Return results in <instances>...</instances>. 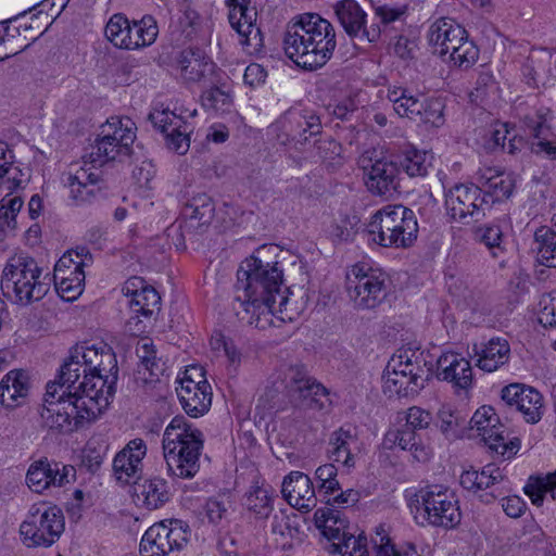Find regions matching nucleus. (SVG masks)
<instances>
[{
    "label": "nucleus",
    "mask_w": 556,
    "mask_h": 556,
    "mask_svg": "<svg viewBox=\"0 0 556 556\" xmlns=\"http://www.w3.org/2000/svg\"><path fill=\"white\" fill-rule=\"evenodd\" d=\"M466 34V29L452 18H440L429 28L428 40L433 47L434 53L444 56L448 53L451 40Z\"/></svg>",
    "instance_id": "nucleus-31"
},
{
    "label": "nucleus",
    "mask_w": 556,
    "mask_h": 556,
    "mask_svg": "<svg viewBox=\"0 0 556 556\" xmlns=\"http://www.w3.org/2000/svg\"><path fill=\"white\" fill-rule=\"evenodd\" d=\"M134 126L135 124L130 118L123 119L118 116H113L101 126L100 134L104 136L109 135L110 138H116L115 141H118L119 147L124 149H132V144L136 140Z\"/></svg>",
    "instance_id": "nucleus-42"
},
{
    "label": "nucleus",
    "mask_w": 556,
    "mask_h": 556,
    "mask_svg": "<svg viewBox=\"0 0 556 556\" xmlns=\"http://www.w3.org/2000/svg\"><path fill=\"white\" fill-rule=\"evenodd\" d=\"M84 266V261H78L70 273L54 277L58 290L68 294V298H75L77 294H80L85 282Z\"/></svg>",
    "instance_id": "nucleus-50"
},
{
    "label": "nucleus",
    "mask_w": 556,
    "mask_h": 556,
    "mask_svg": "<svg viewBox=\"0 0 556 556\" xmlns=\"http://www.w3.org/2000/svg\"><path fill=\"white\" fill-rule=\"evenodd\" d=\"M316 477L320 481L319 493L325 495H332L340 490L337 477V468L332 464H325L319 466L316 470Z\"/></svg>",
    "instance_id": "nucleus-56"
},
{
    "label": "nucleus",
    "mask_w": 556,
    "mask_h": 556,
    "mask_svg": "<svg viewBox=\"0 0 556 556\" xmlns=\"http://www.w3.org/2000/svg\"><path fill=\"white\" fill-rule=\"evenodd\" d=\"M539 321L544 327L556 326V291L541 296L539 302Z\"/></svg>",
    "instance_id": "nucleus-57"
},
{
    "label": "nucleus",
    "mask_w": 556,
    "mask_h": 556,
    "mask_svg": "<svg viewBox=\"0 0 556 556\" xmlns=\"http://www.w3.org/2000/svg\"><path fill=\"white\" fill-rule=\"evenodd\" d=\"M184 410L191 417H199L211 406V386L203 377L201 368L187 369L180 387L176 389Z\"/></svg>",
    "instance_id": "nucleus-16"
},
{
    "label": "nucleus",
    "mask_w": 556,
    "mask_h": 556,
    "mask_svg": "<svg viewBox=\"0 0 556 556\" xmlns=\"http://www.w3.org/2000/svg\"><path fill=\"white\" fill-rule=\"evenodd\" d=\"M187 213L189 215V222H187L182 228V235H190L191 229L194 227L193 222H199V227L210 224L213 213L214 205L212 200L205 193L194 197L191 202L187 205Z\"/></svg>",
    "instance_id": "nucleus-41"
},
{
    "label": "nucleus",
    "mask_w": 556,
    "mask_h": 556,
    "mask_svg": "<svg viewBox=\"0 0 556 556\" xmlns=\"http://www.w3.org/2000/svg\"><path fill=\"white\" fill-rule=\"evenodd\" d=\"M315 151L318 159L328 166L341 164V144L331 137L319 139L315 143Z\"/></svg>",
    "instance_id": "nucleus-53"
},
{
    "label": "nucleus",
    "mask_w": 556,
    "mask_h": 556,
    "mask_svg": "<svg viewBox=\"0 0 556 556\" xmlns=\"http://www.w3.org/2000/svg\"><path fill=\"white\" fill-rule=\"evenodd\" d=\"M422 109L415 122L428 124L433 127H440L444 124V103L439 98H432L421 101Z\"/></svg>",
    "instance_id": "nucleus-52"
},
{
    "label": "nucleus",
    "mask_w": 556,
    "mask_h": 556,
    "mask_svg": "<svg viewBox=\"0 0 556 556\" xmlns=\"http://www.w3.org/2000/svg\"><path fill=\"white\" fill-rule=\"evenodd\" d=\"M339 23L346 35L358 43H374L381 37L379 24L370 21L355 0H341L334 7Z\"/></svg>",
    "instance_id": "nucleus-15"
},
{
    "label": "nucleus",
    "mask_w": 556,
    "mask_h": 556,
    "mask_svg": "<svg viewBox=\"0 0 556 556\" xmlns=\"http://www.w3.org/2000/svg\"><path fill=\"white\" fill-rule=\"evenodd\" d=\"M64 527V516L59 507L39 503L30 506L20 526V534L27 547H49L60 539Z\"/></svg>",
    "instance_id": "nucleus-10"
},
{
    "label": "nucleus",
    "mask_w": 556,
    "mask_h": 556,
    "mask_svg": "<svg viewBox=\"0 0 556 556\" xmlns=\"http://www.w3.org/2000/svg\"><path fill=\"white\" fill-rule=\"evenodd\" d=\"M101 181V174L91 165H85L75 169L72 166L67 173L65 185L70 189V198L76 205H84L93 202L101 191L99 182Z\"/></svg>",
    "instance_id": "nucleus-21"
},
{
    "label": "nucleus",
    "mask_w": 556,
    "mask_h": 556,
    "mask_svg": "<svg viewBox=\"0 0 556 556\" xmlns=\"http://www.w3.org/2000/svg\"><path fill=\"white\" fill-rule=\"evenodd\" d=\"M147 454V445L142 439H134L116 454L113 470L116 479L128 483L138 478L142 469V459Z\"/></svg>",
    "instance_id": "nucleus-23"
},
{
    "label": "nucleus",
    "mask_w": 556,
    "mask_h": 556,
    "mask_svg": "<svg viewBox=\"0 0 556 556\" xmlns=\"http://www.w3.org/2000/svg\"><path fill=\"white\" fill-rule=\"evenodd\" d=\"M232 309L239 321L255 328L263 327V325H261L262 315L271 314V308L258 301L245 298L241 292L236 294Z\"/></svg>",
    "instance_id": "nucleus-36"
},
{
    "label": "nucleus",
    "mask_w": 556,
    "mask_h": 556,
    "mask_svg": "<svg viewBox=\"0 0 556 556\" xmlns=\"http://www.w3.org/2000/svg\"><path fill=\"white\" fill-rule=\"evenodd\" d=\"M445 205L450 217L464 225L480 220L485 216V211L491 208L483 191L472 182L458 184L448 189Z\"/></svg>",
    "instance_id": "nucleus-12"
},
{
    "label": "nucleus",
    "mask_w": 556,
    "mask_h": 556,
    "mask_svg": "<svg viewBox=\"0 0 556 556\" xmlns=\"http://www.w3.org/2000/svg\"><path fill=\"white\" fill-rule=\"evenodd\" d=\"M201 101L206 110L222 113L229 111L232 103L231 96L218 87L205 90L201 96Z\"/></svg>",
    "instance_id": "nucleus-55"
},
{
    "label": "nucleus",
    "mask_w": 556,
    "mask_h": 556,
    "mask_svg": "<svg viewBox=\"0 0 556 556\" xmlns=\"http://www.w3.org/2000/svg\"><path fill=\"white\" fill-rule=\"evenodd\" d=\"M476 184L483 191L490 205L508 199L515 189V180L510 175L497 172L493 168H485L477 172Z\"/></svg>",
    "instance_id": "nucleus-26"
},
{
    "label": "nucleus",
    "mask_w": 556,
    "mask_h": 556,
    "mask_svg": "<svg viewBox=\"0 0 556 556\" xmlns=\"http://www.w3.org/2000/svg\"><path fill=\"white\" fill-rule=\"evenodd\" d=\"M551 132H545L541 138H535L531 150L536 155H543L549 160H556V140H549Z\"/></svg>",
    "instance_id": "nucleus-64"
},
{
    "label": "nucleus",
    "mask_w": 556,
    "mask_h": 556,
    "mask_svg": "<svg viewBox=\"0 0 556 556\" xmlns=\"http://www.w3.org/2000/svg\"><path fill=\"white\" fill-rule=\"evenodd\" d=\"M281 123L291 139L300 143H305L309 137L320 134L321 130V123L318 116L303 115L296 111L287 112Z\"/></svg>",
    "instance_id": "nucleus-29"
},
{
    "label": "nucleus",
    "mask_w": 556,
    "mask_h": 556,
    "mask_svg": "<svg viewBox=\"0 0 556 556\" xmlns=\"http://www.w3.org/2000/svg\"><path fill=\"white\" fill-rule=\"evenodd\" d=\"M131 29V50L152 45L159 34L156 21L151 15H144L139 21H132Z\"/></svg>",
    "instance_id": "nucleus-48"
},
{
    "label": "nucleus",
    "mask_w": 556,
    "mask_h": 556,
    "mask_svg": "<svg viewBox=\"0 0 556 556\" xmlns=\"http://www.w3.org/2000/svg\"><path fill=\"white\" fill-rule=\"evenodd\" d=\"M387 280L381 270L357 263L346 273L345 289L356 308L374 309L387 296Z\"/></svg>",
    "instance_id": "nucleus-11"
},
{
    "label": "nucleus",
    "mask_w": 556,
    "mask_h": 556,
    "mask_svg": "<svg viewBox=\"0 0 556 556\" xmlns=\"http://www.w3.org/2000/svg\"><path fill=\"white\" fill-rule=\"evenodd\" d=\"M143 503L149 509H156L169 501L170 493L163 478H152L141 484Z\"/></svg>",
    "instance_id": "nucleus-47"
},
{
    "label": "nucleus",
    "mask_w": 556,
    "mask_h": 556,
    "mask_svg": "<svg viewBox=\"0 0 556 556\" xmlns=\"http://www.w3.org/2000/svg\"><path fill=\"white\" fill-rule=\"evenodd\" d=\"M551 114V110L540 109L534 115L525 116L523 123L534 139L541 138L545 132H551V128L546 124Z\"/></svg>",
    "instance_id": "nucleus-58"
},
{
    "label": "nucleus",
    "mask_w": 556,
    "mask_h": 556,
    "mask_svg": "<svg viewBox=\"0 0 556 556\" xmlns=\"http://www.w3.org/2000/svg\"><path fill=\"white\" fill-rule=\"evenodd\" d=\"M282 269L277 263H263L260 258L251 256L245 258L238 271L236 293H243L245 298L258 301L265 306L271 308V314H280L282 320H293V314H298V307H289L291 292L286 289L288 294L281 289Z\"/></svg>",
    "instance_id": "nucleus-4"
},
{
    "label": "nucleus",
    "mask_w": 556,
    "mask_h": 556,
    "mask_svg": "<svg viewBox=\"0 0 556 556\" xmlns=\"http://www.w3.org/2000/svg\"><path fill=\"white\" fill-rule=\"evenodd\" d=\"M317 528L323 529V534L330 541L341 540L342 532H348L346 520L340 510L329 505L318 508L314 515Z\"/></svg>",
    "instance_id": "nucleus-34"
},
{
    "label": "nucleus",
    "mask_w": 556,
    "mask_h": 556,
    "mask_svg": "<svg viewBox=\"0 0 556 556\" xmlns=\"http://www.w3.org/2000/svg\"><path fill=\"white\" fill-rule=\"evenodd\" d=\"M274 493L270 485L256 481L245 493L243 506L256 518L266 519L273 511Z\"/></svg>",
    "instance_id": "nucleus-32"
},
{
    "label": "nucleus",
    "mask_w": 556,
    "mask_h": 556,
    "mask_svg": "<svg viewBox=\"0 0 556 556\" xmlns=\"http://www.w3.org/2000/svg\"><path fill=\"white\" fill-rule=\"evenodd\" d=\"M116 138H110L99 134L94 142L90 146V152L83 156L81 163L91 165L94 169L103 166L111 161H123L131 155L132 149H124L119 147Z\"/></svg>",
    "instance_id": "nucleus-28"
},
{
    "label": "nucleus",
    "mask_w": 556,
    "mask_h": 556,
    "mask_svg": "<svg viewBox=\"0 0 556 556\" xmlns=\"http://www.w3.org/2000/svg\"><path fill=\"white\" fill-rule=\"evenodd\" d=\"M75 477V468L70 465L39 459L30 465L26 475L27 485L36 493H42L50 486H62Z\"/></svg>",
    "instance_id": "nucleus-18"
},
{
    "label": "nucleus",
    "mask_w": 556,
    "mask_h": 556,
    "mask_svg": "<svg viewBox=\"0 0 556 556\" xmlns=\"http://www.w3.org/2000/svg\"><path fill=\"white\" fill-rule=\"evenodd\" d=\"M525 493L536 506H541L547 495L556 501V471L545 477H530L525 486Z\"/></svg>",
    "instance_id": "nucleus-43"
},
{
    "label": "nucleus",
    "mask_w": 556,
    "mask_h": 556,
    "mask_svg": "<svg viewBox=\"0 0 556 556\" xmlns=\"http://www.w3.org/2000/svg\"><path fill=\"white\" fill-rule=\"evenodd\" d=\"M447 54L455 66L468 70L478 61L479 49L473 41L468 39L466 33L457 36L456 40H451Z\"/></svg>",
    "instance_id": "nucleus-37"
},
{
    "label": "nucleus",
    "mask_w": 556,
    "mask_h": 556,
    "mask_svg": "<svg viewBox=\"0 0 556 556\" xmlns=\"http://www.w3.org/2000/svg\"><path fill=\"white\" fill-rule=\"evenodd\" d=\"M536 257L541 265L556 268V229L542 226L534 232Z\"/></svg>",
    "instance_id": "nucleus-40"
},
{
    "label": "nucleus",
    "mask_w": 556,
    "mask_h": 556,
    "mask_svg": "<svg viewBox=\"0 0 556 556\" xmlns=\"http://www.w3.org/2000/svg\"><path fill=\"white\" fill-rule=\"evenodd\" d=\"M355 441V437L349 430L340 428L334 431L329 439V457L333 462L342 463L345 467H354L355 460L350 445Z\"/></svg>",
    "instance_id": "nucleus-39"
},
{
    "label": "nucleus",
    "mask_w": 556,
    "mask_h": 556,
    "mask_svg": "<svg viewBox=\"0 0 556 556\" xmlns=\"http://www.w3.org/2000/svg\"><path fill=\"white\" fill-rule=\"evenodd\" d=\"M502 400L509 407L522 413L527 422L536 424L543 415V397L532 387L521 383H511L502 389Z\"/></svg>",
    "instance_id": "nucleus-20"
},
{
    "label": "nucleus",
    "mask_w": 556,
    "mask_h": 556,
    "mask_svg": "<svg viewBox=\"0 0 556 556\" xmlns=\"http://www.w3.org/2000/svg\"><path fill=\"white\" fill-rule=\"evenodd\" d=\"M431 422L432 416L429 412L417 406L408 408L405 426H409L416 431L417 429L428 428Z\"/></svg>",
    "instance_id": "nucleus-62"
},
{
    "label": "nucleus",
    "mask_w": 556,
    "mask_h": 556,
    "mask_svg": "<svg viewBox=\"0 0 556 556\" xmlns=\"http://www.w3.org/2000/svg\"><path fill=\"white\" fill-rule=\"evenodd\" d=\"M250 0H226L229 8V23L241 36V43L257 51L263 47L260 27L254 24L256 11L249 8Z\"/></svg>",
    "instance_id": "nucleus-17"
},
{
    "label": "nucleus",
    "mask_w": 556,
    "mask_h": 556,
    "mask_svg": "<svg viewBox=\"0 0 556 556\" xmlns=\"http://www.w3.org/2000/svg\"><path fill=\"white\" fill-rule=\"evenodd\" d=\"M155 175V169L151 161L144 160L132 170V177L140 188H151L150 182Z\"/></svg>",
    "instance_id": "nucleus-63"
},
{
    "label": "nucleus",
    "mask_w": 556,
    "mask_h": 556,
    "mask_svg": "<svg viewBox=\"0 0 556 556\" xmlns=\"http://www.w3.org/2000/svg\"><path fill=\"white\" fill-rule=\"evenodd\" d=\"M203 434L184 416H175L163 434V453L170 476L190 479L200 469Z\"/></svg>",
    "instance_id": "nucleus-5"
},
{
    "label": "nucleus",
    "mask_w": 556,
    "mask_h": 556,
    "mask_svg": "<svg viewBox=\"0 0 556 556\" xmlns=\"http://www.w3.org/2000/svg\"><path fill=\"white\" fill-rule=\"evenodd\" d=\"M337 47L332 24L317 13H304L294 17L287 27L283 49L298 66L315 71L323 67Z\"/></svg>",
    "instance_id": "nucleus-2"
},
{
    "label": "nucleus",
    "mask_w": 556,
    "mask_h": 556,
    "mask_svg": "<svg viewBox=\"0 0 556 556\" xmlns=\"http://www.w3.org/2000/svg\"><path fill=\"white\" fill-rule=\"evenodd\" d=\"M433 367L429 352L412 348L399 350L383 374V393L389 397L417 394L432 377Z\"/></svg>",
    "instance_id": "nucleus-6"
},
{
    "label": "nucleus",
    "mask_w": 556,
    "mask_h": 556,
    "mask_svg": "<svg viewBox=\"0 0 556 556\" xmlns=\"http://www.w3.org/2000/svg\"><path fill=\"white\" fill-rule=\"evenodd\" d=\"M366 539L355 536L350 532H342L341 540H336L331 544V552L342 556H367Z\"/></svg>",
    "instance_id": "nucleus-51"
},
{
    "label": "nucleus",
    "mask_w": 556,
    "mask_h": 556,
    "mask_svg": "<svg viewBox=\"0 0 556 556\" xmlns=\"http://www.w3.org/2000/svg\"><path fill=\"white\" fill-rule=\"evenodd\" d=\"M475 429L489 447H491L492 442L498 439L502 440V433H504V426L500 422L495 412L482 426H477Z\"/></svg>",
    "instance_id": "nucleus-59"
},
{
    "label": "nucleus",
    "mask_w": 556,
    "mask_h": 556,
    "mask_svg": "<svg viewBox=\"0 0 556 556\" xmlns=\"http://www.w3.org/2000/svg\"><path fill=\"white\" fill-rule=\"evenodd\" d=\"M434 424L447 440H455L463 437L468 420L460 410L443 405L437 413Z\"/></svg>",
    "instance_id": "nucleus-35"
},
{
    "label": "nucleus",
    "mask_w": 556,
    "mask_h": 556,
    "mask_svg": "<svg viewBox=\"0 0 556 556\" xmlns=\"http://www.w3.org/2000/svg\"><path fill=\"white\" fill-rule=\"evenodd\" d=\"M30 391L29 376L22 369L10 370L0 381V404L15 408L26 404Z\"/></svg>",
    "instance_id": "nucleus-27"
},
{
    "label": "nucleus",
    "mask_w": 556,
    "mask_h": 556,
    "mask_svg": "<svg viewBox=\"0 0 556 556\" xmlns=\"http://www.w3.org/2000/svg\"><path fill=\"white\" fill-rule=\"evenodd\" d=\"M510 356V346L506 339L492 338L479 353L477 365L480 369L492 372L505 365Z\"/></svg>",
    "instance_id": "nucleus-33"
},
{
    "label": "nucleus",
    "mask_w": 556,
    "mask_h": 556,
    "mask_svg": "<svg viewBox=\"0 0 556 556\" xmlns=\"http://www.w3.org/2000/svg\"><path fill=\"white\" fill-rule=\"evenodd\" d=\"M358 164L364 170L365 186L372 195L388 200L400 192L401 177L392 155L372 161L364 154Z\"/></svg>",
    "instance_id": "nucleus-13"
},
{
    "label": "nucleus",
    "mask_w": 556,
    "mask_h": 556,
    "mask_svg": "<svg viewBox=\"0 0 556 556\" xmlns=\"http://www.w3.org/2000/svg\"><path fill=\"white\" fill-rule=\"evenodd\" d=\"M475 241L484 244L493 257L504 254V233L500 225L489 224L477 227L473 230Z\"/></svg>",
    "instance_id": "nucleus-46"
},
{
    "label": "nucleus",
    "mask_w": 556,
    "mask_h": 556,
    "mask_svg": "<svg viewBox=\"0 0 556 556\" xmlns=\"http://www.w3.org/2000/svg\"><path fill=\"white\" fill-rule=\"evenodd\" d=\"M399 173L404 172L412 178L426 177L432 168L433 154L428 151H421L409 148L392 155Z\"/></svg>",
    "instance_id": "nucleus-30"
},
{
    "label": "nucleus",
    "mask_w": 556,
    "mask_h": 556,
    "mask_svg": "<svg viewBox=\"0 0 556 556\" xmlns=\"http://www.w3.org/2000/svg\"><path fill=\"white\" fill-rule=\"evenodd\" d=\"M368 233L372 242L383 248H409L417 240L416 215L401 204L388 205L371 217Z\"/></svg>",
    "instance_id": "nucleus-8"
},
{
    "label": "nucleus",
    "mask_w": 556,
    "mask_h": 556,
    "mask_svg": "<svg viewBox=\"0 0 556 556\" xmlns=\"http://www.w3.org/2000/svg\"><path fill=\"white\" fill-rule=\"evenodd\" d=\"M60 381L109 405L116 392L118 366L113 349L105 342L76 345L59 370Z\"/></svg>",
    "instance_id": "nucleus-1"
},
{
    "label": "nucleus",
    "mask_w": 556,
    "mask_h": 556,
    "mask_svg": "<svg viewBox=\"0 0 556 556\" xmlns=\"http://www.w3.org/2000/svg\"><path fill=\"white\" fill-rule=\"evenodd\" d=\"M136 354L140 359V368L148 371L151 379H157L164 372V363L156 356L155 345L149 338L138 341Z\"/></svg>",
    "instance_id": "nucleus-44"
},
{
    "label": "nucleus",
    "mask_w": 556,
    "mask_h": 556,
    "mask_svg": "<svg viewBox=\"0 0 556 556\" xmlns=\"http://www.w3.org/2000/svg\"><path fill=\"white\" fill-rule=\"evenodd\" d=\"M281 493L298 509L311 510L316 506V495L309 477L301 471L290 472L282 482Z\"/></svg>",
    "instance_id": "nucleus-24"
},
{
    "label": "nucleus",
    "mask_w": 556,
    "mask_h": 556,
    "mask_svg": "<svg viewBox=\"0 0 556 556\" xmlns=\"http://www.w3.org/2000/svg\"><path fill=\"white\" fill-rule=\"evenodd\" d=\"M188 542L187 532L180 520L154 523L143 534L140 542L141 556H166L182 549Z\"/></svg>",
    "instance_id": "nucleus-14"
},
{
    "label": "nucleus",
    "mask_w": 556,
    "mask_h": 556,
    "mask_svg": "<svg viewBox=\"0 0 556 556\" xmlns=\"http://www.w3.org/2000/svg\"><path fill=\"white\" fill-rule=\"evenodd\" d=\"M437 378L451 382L455 388L468 389L472 383L470 363L454 353L442 354L435 363Z\"/></svg>",
    "instance_id": "nucleus-25"
},
{
    "label": "nucleus",
    "mask_w": 556,
    "mask_h": 556,
    "mask_svg": "<svg viewBox=\"0 0 556 556\" xmlns=\"http://www.w3.org/2000/svg\"><path fill=\"white\" fill-rule=\"evenodd\" d=\"M73 388H67L60 381V376L47 384L45 403L40 412L42 425L51 430L71 433L85 422L94 420L106 407L96 400V394L90 396Z\"/></svg>",
    "instance_id": "nucleus-3"
},
{
    "label": "nucleus",
    "mask_w": 556,
    "mask_h": 556,
    "mask_svg": "<svg viewBox=\"0 0 556 556\" xmlns=\"http://www.w3.org/2000/svg\"><path fill=\"white\" fill-rule=\"evenodd\" d=\"M42 269L37 262L26 254L12 256L1 276V290L13 303L27 306L45 298L50 283L41 280Z\"/></svg>",
    "instance_id": "nucleus-7"
},
{
    "label": "nucleus",
    "mask_w": 556,
    "mask_h": 556,
    "mask_svg": "<svg viewBox=\"0 0 556 556\" xmlns=\"http://www.w3.org/2000/svg\"><path fill=\"white\" fill-rule=\"evenodd\" d=\"M148 119L165 136L168 149L178 154H185L189 150V126L181 117L169 110H161L149 113Z\"/></svg>",
    "instance_id": "nucleus-19"
},
{
    "label": "nucleus",
    "mask_w": 556,
    "mask_h": 556,
    "mask_svg": "<svg viewBox=\"0 0 556 556\" xmlns=\"http://www.w3.org/2000/svg\"><path fill=\"white\" fill-rule=\"evenodd\" d=\"M232 506L230 496L227 494H218L206 501L205 513L208 521L218 525L222 520L226 519L229 515V509Z\"/></svg>",
    "instance_id": "nucleus-54"
},
{
    "label": "nucleus",
    "mask_w": 556,
    "mask_h": 556,
    "mask_svg": "<svg viewBox=\"0 0 556 556\" xmlns=\"http://www.w3.org/2000/svg\"><path fill=\"white\" fill-rule=\"evenodd\" d=\"M291 380L295 390L299 391L301 396L304 399L311 397V401L315 403L319 408L324 406V404L320 402V397H325L327 395V390L323 384L301 372L300 370L295 371Z\"/></svg>",
    "instance_id": "nucleus-49"
},
{
    "label": "nucleus",
    "mask_w": 556,
    "mask_h": 556,
    "mask_svg": "<svg viewBox=\"0 0 556 556\" xmlns=\"http://www.w3.org/2000/svg\"><path fill=\"white\" fill-rule=\"evenodd\" d=\"M416 516L422 518L421 525L443 529H454L462 520L458 501L447 488L442 485H427L421 488L414 496Z\"/></svg>",
    "instance_id": "nucleus-9"
},
{
    "label": "nucleus",
    "mask_w": 556,
    "mask_h": 556,
    "mask_svg": "<svg viewBox=\"0 0 556 556\" xmlns=\"http://www.w3.org/2000/svg\"><path fill=\"white\" fill-rule=\"evenodd\" d=\"M421 109V100L407 93V96L396 104L394 111L399 116L407 117L415 122Z\"/></svg>",
    "instance_id": "nucleus-61"
},
{
    "label": "nucleus",
    "mask_w": 556,
    "mask_h": 556,
    "mask_svg": "<svg viewBox=\"0 0 556 556\" xmlns=\"http://www.w3.org/2000/svg\"><path fill=\"white\" fill-rule=\"evenodd\" d=\"M177 65L185 80L198 81L204 75L207 62L200 49H186L179 52Z\"/></svg>",
    "instance_id": "nucleus-38"
},
{
    "label": "nucleus",
    "mask_w": 556,
    "mask_h": 556,
    "mask_svg": "<svg viewBox=\"0 0 556 556\" xmlns=\"http://www.w3.org/2000/svg\"><path fill=\"white\" fill-rule=\"evenodd\" d=\"M123 292L125 295L131 296L129 305L137 314L135 317L129 319V326L132 324L136 326L141 324V320L138 319L139 315L150 318L155 312H160L161 296L159 292L153 287L146 286L142 278H129L125 282Z\"/></svg>",
    "instance_id": "nucleus-22"
},
{
    "label": "nucleus",
    "mask_w": 556,
    "mask_h": 556,
    "mask_svg": "<svg viewBox=\"0 0 556 556\" xmlns=\"http://www.w3.org/2000/svg\"><path fill=\"white\" fill-rule=\"evenodd\" d=\"M506 480L503 470L496 467L494 464H489L482 468L481 471H478L477 482V491L485 490L493 488L503 483Z\"/></svg>",
    "instance_id": "nucleus-60"
},
{
    "label": "nucleus",
    "mask_w": 556,
    "mask_h": 556,
    "mask_svg": "<svg viewBox=\"0 0 556 556\" xmlns=\"http://www.w3.org/2000/svg\"><path fill=\"white\" fill-rule=\"evenodd\" d=\"M387 438L392 440L400 448L412 452L417 460L420 462L428 458V452L420 444L414 428L404 425L401 429L388 433Z\"/></svg>",
    "instance_id": "nucleus-45"
}]
</instances>
